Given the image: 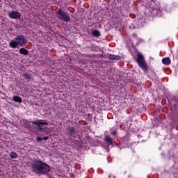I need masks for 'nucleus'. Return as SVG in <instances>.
Here are the masks:
<instances>
[{"mask_svg": "<svg viewBox=\"0 0 178 178\" xmlns=\"http://www.w3.org/2000/svg\"><path fill=\"white\" fill-rule=\"evenodd\" d=\"M33 170L35 173L39 175H46L50 170L49 165L42 162H38L36 165L33 166Z\"/></svg>", "mask_w": 178, "mask_h": 178, "instance_id": "f257e3e1", "label": "nucleus"}, {"mask_svg": "<svg viewBox=\"0 0 178 178\" xmlns=\"http://www.w3.org/2000/svg\"><path fill=\"white\" fill-rule=\"evenodd\" d=\"M56 16L59 20H63L65 23L70 22V16L66 12L63 11L62 8H60L56 13Z\"/></svg>", "mask_w": 178, "mask_h": 178, "instance_id": "f03ea898", "label": "nucleus"}, {"mask_svg": "<svg viewBox=\"0 0 178 178\" xmlns=\"http://www.w3.org/2000/svg\"><path fill=\"white\" fill-rule=\"evenodd\" d=\"M27 39L23 35H17L14 41L10 42V45H26Z\"/></svg>", "mask_w": 178, "mask_h": 178, "instance_id": "7ed1b4c3", "label": "nucleus"}, {"mask_svg": "<svg viewBox=\"0 0 178 178\" xmlns=\"http://www.w3.org/2000/svg\"><path fill=\"white\" fill-rule=\"evenodd\" d=\"M136 56V62L138 65H139L140 67H141L144 72H147V65L145 64V61H144V55L140 52H138Z\"/></svg>", "mask_w": 178, "mask_h": 178, "instance_id": "20e7f679", "label": "nucleus"}, {"mask_svg": "<svg viewBox=\"0 0 178 178\" xmlns=\"http://www.w3.org/2000/svg\"><path fill=\"white\" fill-rule=\"evenodd\" d=\"M20 13L17 11H12L8 13V17H10V19H20Z\"/></svg>", "mask_w": 178, "mask_h": 178, "instance_id": "39448f33", "label": "nucleus"}, {"mask_svg": "<svg viewBox=\"0 0 178 178\" xmlns=\"http://www.w3.org/2000/svg\"><path fill=\"white\" fill-rule=\"evenodd\" d=\"M33 124H37L39 127V131H42V126L44 124H48V123L43 122L42 120L33 121Z\"/></svg>", "mask_w": 178, "mask_h": 178, "instance_id": "423d86ee", "label": "nucleus"}, {"mask_svg": "<svg viewBox=\"0 0 178 178\" xmlns=\"http://www.w3.org/2000/svg\"><path fill=\"white\" fill-rule=\"evenodd\" d=\"M151 9H152L151 13H152V15H153V16H158V15H159V13H161V10H159V8H152Z\"/></svg>", "mask_w": 178, "mask_h": 178, "instance_id": "0eeeda50", "label": "nucleus"}, {"mask_svg": "<svg viewBox=\"0 0 178 178\" xmlns=\"http://www.w3.org/2000/svg\"><path fill=\"white\" fill-rule=\"evenodd\" d=\"M108 58L111 60H119L120 59V56L115 55H108Z\"/></svg>", "mask_w": 178, "mask_h": 178, "instance_id": "6e6552de", "label": "nucleus"}, {"mask_svg": "<svg viewBox=\"0 0 178 178\" xmlns=\"http://www.w3.org/2000/svg\"><path fill=\"white\" fill-rule=\"evenodd\" d=\"M163 65H170V58H164L162 60Z\"/></svg>", "mask_w": 178, "mask_h": 178, "instance_id": "1a4fd4ad", "label": "nucleus"}, {"mask_svg": "<svg viewBox=\"0 0 178 178\" xmlns=\"http://www.w3.org/2000/svg\"><path fill=\"white\" fill-rule=\"evenodd\" d=\"M92 34L93 37H99L101 35V33L97 30L93 31Z\"/></svg>", "mask_w": 178, "mask_h": 178, "instance_id": "9d476101", "label": "nucleus"}, {"mask_svg": "<svg viewBox=\"0 0 178 178\" xmlns=\"http://www.w3.org/2000/svg\"><path fill=\"white\" fill-rule=\"evenodd\" d=\"M13 101H15V102H22V98H20L19 96H14L13 97Z\"/></svg>", "mask_w": 178, "mask_h": 178, "instance_id": "9b49d317", "label": "nucleus"}, {"mask_svg": "<svg viewBox=\"0 0 178 178\" xmlns=\"http://www.w3.org/2000/svg\"><path fill=\"white\" fill-rule=\"evenodd\" d=\"M19 52H20V54H22V55H27V54H29V51L26 49H24V48L20 49Z\"/></svg>", "mask_w": 178, "mask_h": 178, "instance_id": "f8f14e48", "label": "nucleus"}, {"mask_svg": "<svg viewBox=\"0 0 178 178\" xmlns=\"http://www.w3.org/2000/svg\"><path fill=\"white\" fill-rule=\"evenodd\" d=\"M105 140L108 143V144H112V138H111V137L106 136L105 137Z\"/></svg>", "mask_w": 178, "mask_h": 178, "instance_id": "ddd939ff", "label": "nucleus"}, {"mask_svg": "<svg viewBox=\"0 0 178 178\" xmlns=\"http://www.w3.org/2000/svg\"><path fill=\"white\" fill-rule=\"evenodd\" d=\"M10 158H13V159H15V158L17 156V154H16V152H12L10 154Z\"/></svg>", "mask_w": 178, "mask_h": 178, "instance_id": "4468645a", "label": "nucleus"}, {"mask_svg": "<svg viewBox=\"0 0 178 178\" xmlns=\"http://www.w3.org/2000/svg\"><path fill=\"white\" fill-rule=\"evenodd\" d=\"M37 141H41V140H42V138H41L40 137H38L36 138Z\"/></svg>", "mask_w": 178, "mask_h": 178, "instance_id": "2eb2a0df", "label": "nucleus"}, {"mask_svg": "<svg viewBox=\"0 0 178 178\" xmlns=\"http://www.w3.org/2000/svg\"><path fill=\"white\" fill-rule=\"evenodd\" d=\"M49 137L48 136H45L43 138V140H48Z\"/></svg>", "mask_w": 178, "mask_h": 178, "instance_id": "dca6fc26", "label": "nucleus"}, {"mask_svg": "<svg viewBox=\"0 0 178 178\" xmlns=\"http://www.w3.org/2000/svg\"><path fill=\"white\" fill-rule=\"evenodd\" d=\"M12 48H16V45H12Z\"/></svg>", "mask_w": 178, "mask_h": 178, "instance_id": "f3484780", "label": "nucleus"}, {"mask_svg": "<svg viewBox=\"0 0 178 178\" xmlns=\"http://www.w3.org/2000/svg\"><path fill=\"white\" fill-rule=\"evenodd\" d=\"M113 134H115V132H113Z\"/></svg>", "mask_w": 178, "mask_h": 178, "instance_id": "a211bd4d", "label": "nucleus"}]
</instances>
